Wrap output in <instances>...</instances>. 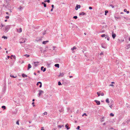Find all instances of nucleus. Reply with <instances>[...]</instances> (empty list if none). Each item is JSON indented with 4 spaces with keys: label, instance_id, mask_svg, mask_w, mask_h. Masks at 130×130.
<instances>
[{
    "label": "nucleus",
    "instance_id": "nucleus-59",
    "mask_svg": "<svg viewBox=\"0 0 130 130\" xmlns=\"http://www.w3.org/2000/svg\"><path fill=\"white\" fill-rule=\"evenodd\" d=\"M58 127L60 128H61L62 127V126L61 125H58Z\"/></svg>",
    "mask_w": 130,
    "mask_h": 130
},
{
    "label": "nucleus",
    "instance_id": "nucleus-35",
    "mask_svg": "<svg viewBox=\"0 0 130 130\" xmlns=\"http://www.w3.org/2000/svg\"><path fill=\"white\" fill-rule=\"evenodd\" d=\"M22 7L21 6H20L19 7V8H18L20 10H21V9H22Z\"/></svg>",
    "mask_w": 130,
    "mask_h": 130
},
{
    "label": "nucleus",
    "instance_id": "nucleus-9",
    "mask_svg": "<svg viewBox=\"0 0 130 130\" xmlns=\"http://www.w3.org/2000/svg\"><path fill=\"white\" fill-rule=\"evenodd\" d=\"M112 36L113 38L114 39L116 36V34L112 32Z\"/></svg>",
    "mask_w": 130,
    "mask_h": 130
},
{
    "label": "nucleus",
    "instance_id": "nucleus-25",
    "mask_svg": "<svg viewBox=\"0 0 130 130\" xmlns=\"http://www.w3.org/2000/svg\"><path fill=\"white\" fill-rule=\"evenodd\" d=\"M105 15H106L107 13L108 12V11L107 10H106L105 11Z\"/></svg>",
    "mask_w": 130,
    "mask_h": 130
},
{
    "label": "nucleus",
    "instance_id": "nucleus-2",
    "mask_svg": "<svg viewBox=\"0 0 130 130\" xmlns=\"http://www.w3.org/2000/svg\"><path fill=\"white\" fill-rule=\"evenodd\" d=\"M62 61V59L58 58H56L54 59V61L56 62H61Z\"/></svg>",
    "mask_w": 130,
    "mask_h": 130
},
{
    "label": "nucleus",
    "instance_id": "nucleus-37",
    "mask_svg": "<svg viewBox=\"0 0 130 130\" xmlns=\"http://www.w3.org/2000/svg\"><path fill=\"white\" fill-rule=\"evenodd\" d=\"M48 48V46H46L45 48V51H46V50H47V49Z\"/></svg>",
    "mask_w": 130,
    "mask_h": 130
},
{
    "label": "nucleus",
    "instance_id": "nucleus-11",
    "mask_svg": "<svg viewBox=\"0 0 130 130\" xmlns=\"http://www.w3.org/2000/svg\"><path fill=\"white\" fill-rule=\"evenodd\" d=\"M129 48H130V44H128L125 47V48L127 49H128Z\"/></svg>",
    "mask_w": 130,
    "mask_h": 130
},
{
    "label": "nucleus",
    "instance_id": "nucleus-12",
    "mask_svg": "<svg viewBox=\"0 0 130 130\" xmlns=\"http://www.w3.org/2000/svg\"><path fill=\"white\" fill-rule=\"evenodd\" d=\"M94 102L96 103L97 105H99L100 104V101H98L97 100H95Z\"/></svg>",
    "mask_w": 130,
    "mask_h": 130
},
{
    "label": "nucleus",
    "instance_id": "nucleus-21",
    "mask_svg": "<svg viewBox=\"0 0 130 130\" xmlns=\"http://www.w3.org/2000/svg\"><path fill=\"white\" fill-rule=\"evenodd\" d=\"M18 31L19 33H20L22 32V29L21 28H19V30H18Z\"/></svg>",
    "mask_w": 130,
    "mask_h": 130
},
{
    "label": "nucleus",
    "instance_id": "nucleus-60",
    "mask_svg": "<svg viewBox=\"0 0 130 130\" xmlns=\"http://www.w3.org/2000/svg\"><path fill=\"white\" fill-rule=\"evenodd\" d=\"M8 10H9L10 11V12H12L11 10L10 9H9Z\"/></svg>",
    "mask_w": 130,
    "mask_h": 130
},
{
    "label": "nucleus",
    "instance_id": "nucleus-39",
    "mask_svg": "<svg viewBox=\"0 0 130 130\" xmlns=\"http://www.w3.org/2000/svg\"><path fill=\"white\" fill-rule=\"evenodd\" d=\"M110 6L112 8H113L114 7V6L112 4L110 5Z\"/></svg>",
    "mask_w": 130,
    "mask_h": 130
},
{
    "label": "nucleus",
    "instance_id": "nucleus-47",
    "mask_svg": "<svg viewBox=\"0 0 130 130\" xmlns=\"http://www.w3.org/2000/svg\"><path fill=\"white\" fill-rule=\"evenodd\" d=\"M26 56V57H29V55H27V54H25L24 55V56Z\"/></svg>",
    "mask_w": 130,
    "mask_h": 130
},
{
    "label": "nucleus",
    "instance_id": "nucleus-34",
    "mask_svg": "<svg viewBox=\"0 0 130 130\" xmlns=\"http://www.w3.org/2000/svg\"><path fill=\"white\" fill-rule=\"evenodd\" d=\"M58 85L59 86L61 85H62V84H61V83L60 81H59L58 82Z\"/></svg>",
    "mask_w": 130,
    "mask_h": 130
},
{
    "label": "nucleus",
    "instance_id": "nucleus-29",
    "mask_svg": "<svg viewBox=\"0 0 130 130\" xmlns=\"http://www.w3.org/2000/svg\"><path fill=\"white\" fill-rule=\"evenodd\" d=\"M46 30H45L43 33V36L46 33Z\"/></svg>",
    "mask_w": 130,
    "mask_h": 130
},
{
    "label": "nucleus",
    "instance_id": "nucleus-27",
    "mask_svg": "<svg viewBox=\"0 0 130 130\" xmlns=\"http://www.w3.org/2000/svg\"><path fill=\"white\" fill-rule=\"evenodd\" d=\"M2 38H4V39H7V37L5 36H2Z\"/></svg>",
    "mask_w": 130,
    "mask_h": 130
},
{
    "label": "nucleus",
    "instance_id": "nucleus-3",
    "mask_svg": "<svg viewBox=\"0 0 130 130\" xmlns=\"http://www.w3.org/2000/svg\"><path fill=\"white\" fill-rule=\"evenodd\" d=\"M114 17L116 20L117 19H121V17L119 16L118 13H116L114 15Z\"/></svg>",
    "mask_w": 130,
    "mask_h": 130
},
{
    "label": "nucleus",
    "instance_id": "nucleus-52",
    "mask_svg": "<svg viewBox=\"0 0 130 130\" xmlns=\"http://www.w3.org/2000/svg\"><path fill=\"white\" fill-rule=\"evenodd\" d=\"M89 9H90V10H91L92 9V7H90V6L89 7Z\"/></svg>",
    "mask_w": 130,
    "mask_h": 130
},
{
    "label": "nucleus",
    "instance_id": "nucleus-63",
    "mask_svg": "<svg viewBox=\"0 0 130 130\" xmlns=\"http://www.w3.org/2000/svg\"><path fill=\"white\" fill-rule=\"evenodd\" d=\"M6 14L8 15H9V13L8 12H6Z\"/></svg>",
    "mask_w": 130,
    "mask_h": 130
},
{
    "label": "nucleus",
    "instance_id": "nucleus-15",
    "mask_svg": "<svg viewBox=\"0 0 130 130\" xmlns=\"http://www.w3.org/2000/svg\"><path fill=\"white\" fill-rule=\"evenodd\" d=\"M44 68V67L42 66L41 68V71H43V72H45L46 70V68H44L43 69V68Z\"/></svg>",
    "mask_w": 130,
    "mask_h": 130
},
{
    "label": "nucleus",
    "instance_id": "nucleus-43",
    "mask_svg": "<svg viewBox=\"0 0 130 130\" xmlns=\"http://www.w3.org/2000/svg\"><path fill=\"white\" fill-rule=\"evenodd\" d=\"M80 127L79 126H78L76 128V129L77 130L79 129Z\"/></svg>",
    "mask_w": 130,
    "mask_h": 130
},
{
    "label": "nucleus",
    "instance_id": "nucleus-13",
    "mask_svg": "<svg viewBox=\"0 0 130 130\" xmlns=\"http://www.w3.org/2000/svg\"><path fill=\"white\" fill-rule=\"evenodd\" d=\"M68 123L66 124L65 126V127L67 129V130L69 129H70V128L68 127Z\"/></svg>",
    "mask_w": 130,
    "mask_h": 130
},
{
    "label": "nucleus",
    "instance_id": "nucleus-61",
    "mask_svg": "<svg viewBox=\"0 0 130 130\" xmlns=\"http://www.w3.org/2000/svg\"><path fill=\"white\" fill-rule=\"evenodd\" d=\"M6 125V124H5L4 123H3V125L2 126V127H5V126H3V125Z\"/></svg>",
    "mask_w": 130,
    "mask_h": 130
},
{
    "label": "nucleus",
    "instance_id": "nucleus-14",
    "mask_svg": "<svg viewBox=\"0 0 130 130\" xmlns=\"http://www.w3.org/2000/svg\"><path fill=\"white\" fill-rule=\"evenodd\" d=\"M49 42V41L48 40H46V41H43L42 42V44H46L47 43H48Z\"/></svg>",
    "mask_w": 130,
    "mask_h": 130
},
{
    "label": "nucleus",
    "instance_id": "nucleus-44",
    "mask_svg": "<svg viewBox=\"0 0 130 130\" xmlns=\"http://www.w3.org/2000/svg\"><path fill=\"white\" fill-rule=\"evenodd\" d=\"M108 35H106L105 36V38L106 39L108 37Z\"/></svg>",
    "mask_w": 130,
    "mask_h": 130
},
{
    "label": "nucleus",
    "instance_id": "nucleus-54",
    "mask_svg": "<svg viewBox=\"0 0 130 130\" xmlns=\"http://www.w3.org/2000/svg\"><path fill=\"white\" fill-rule=\"evenodd\" d=\"M51 6L52 8H54V6L53 5H52Z\"/></svg>",
    "mask_w": 130,
    "mask_h": 130
},
{
    "label": "nucleus",
    "instance_id": "nucleus-41",
    "mask_svg": "<svg viewBox=\"0 0 130 130\" xmlns=\"http://www.w3.org/2000/svg\"><path fill=\"white\" fill-rule=\"evenodd\" d=\"M84 115H85L86 116H87V115L86 113H84L82 115V116H83Z\"/></svg>",
    "mask_w": 130,
    "mask_h": 130
},
{
    "label": "nucleus",
    "instance_id": "nucleus-10",
    "mask_svg": "<svg viewBox=\"0 0 130 130\" xmlns=\"http://www.w3.org/2000/svg\"><path fill=\"white\" fill-rule=\"evenodd\" d=\"M64 72H62L61 73H60V74L58 75V77L61 76L62 77H63V75H64Z\"/></svg>",
    "mask_w": 130,
    "mask_h": 130
},
{
    "label": "nucleus",
    "instance_id": "nucleus-45",
    "mask_svg": "<svg viewBox=\"0 0 130 130\" xmlns=\"http://www.w3.org/2000/svg\"><path fill=\"white\" fill-rule=\"evenodd\" d=\"M103 52H101L100 54V56H101L102 55H103Z\"/></svg>",
    "mask_w": 130,
    "mask_h": 130
},
{
    "label": "nucleus",
    "instance_id": "nucleus-64",
    "mask_svg": "<svg viewBox=\"0 0 130 130\" xmlns=\"http://www.w3.org/2000/svg\"><path fill=\"white\" fill-rule=\"evenodd\" d=\"M53 10V8H52L51 10V12Z\"/></svg>",
    "mask_w": 130,
    "mask_h": 130
},
{
    "label": "nucleus",
    "instance_id": "nucleus-19",
    "mask_svg": "<svg viewBox=\"0 0 130 130\" xmlns=\"http://www.w3.org/2000/svg\"><path fill=\"white\" fill-rule=\"evenodd\" d=\"M22 76L23 77H27V75L23 73L22 74Z\"/></svg>",
    "mask_w": 130,
    "mask_h": 130
},
{
    "label": "nucleus",
    "instance_id": "nucleus-56",
    "mask_svg": "<svg viewBox=\"0 0 130 130\" xmlns=\"http://www.w3.org/2000/svg\"><path fill=\"white\" fill-rule=\"evenodd\" d=\"M127 10V9H124V11L125 12H126Z\"/></svg>",
    "mask_w": 130,
    "mask_h": 130
},
{
    "label": "nucleus",
    "instance_id": "nucleus-8",
    "mask_svg": "<svg viewBox=\"0 0 130 130\" xmlns=\"http://www.w3.org/2000/svg\"><path fill=\"white\" fill-rule=\"evenodd\" d=\"M79 16L80 15H86V13H85L83 12H82L79 13Z\"/></svg>",
    "mask_w": 130,
    "mask_h": 130
},
{
    "label": "nucleus",
    "instance_id": "nucleus-16",
    "mask_svg": "<svg viewBox=\"0 0 130 130\" xmlns=\"http://www.w3.org/2000/svg\"><path fill=\"white\" fill-rule=\"evenodd\" d=\"M76 47L75 46H74L72 48L71 50L72 51H73L74 50H76Z\"/></svg>",
    "mask_w": 130,
    "mask_h": 130
},
{
    "label": "nucleus",
    "instance_id": "nucleus-33",
    "mask_svg": "<svg viewBox=\"0 0 130 130\" xmlns=\"http://www.w3.org/2000/svg\"><path fill=\"white\" fill-rule=\"evenodd\" d=\"M73 18L76 19L77 18V16H75L73 17Z\"/></svg>",
    "mask_w": 130,
    "mask_h": 130
},
{
    "label": "nucleus",
    "instance_id": "nucleus-1",
    "mask_svg": "<svg viewBox=\"0 0 130 130\" xmlns=\"http://www.w3.org/2000/svg\"><path fill=\"white\" fill-rule=\"evenodd\" d=\"M10 28V25H8L4 28V31L6 33L8 32Z\"/></svg>",
    "mask_w": 130,
    "mask_h": 130
},
{
    "label": "nucleus",
    "instance_id": "nucleus-26",
    "mask_svg": "<svg viewBox=\"0 0 130 130\" xmlns=\"http://www.w3.org/2000/svg\"><path fill=\"white\" fill-rule=\"evenodd\" d=\"M106 102L108 103H109V99H108V98H107L106 100Z\"/></svg>",
    "mask_w": 130,
    "mask_h": 130
},
{
    "label": "nucleus",
    "instance_id": "nucleus-17",
    "mask_svg": "<svg viewBox=\"0 0 130 130\" xmlns=\"http://www.w3.org/2000/svg\"><path fill=\"white\" fill-rule=\"evenodd\" d=\"M41 4L43 5L44 7H46V4L44 2H42L41 3Z\"/></svg>",
    "mask_w": 130,
    "mask_h": 130
},
{
    "label": "nucleus",
    "instance_id": "nucleus-53",
    "mask_svg": "<svg viewBox=\"0 0 130 130\" xmlns=\"http://www.w3.org/2000/svg\"><path fill=\"white\" fill-rule=\"evenodd\" d=\"M16 123L17 124L19 125V121H17V122H16Z\"/></svg>",
    "mask_w": 130,
    "mask_h": 130
},
{
    "label": "nucleus",
    "instance_id": "nucleus-57",
    "mask_svg": "<svg viewBox=\"0 0 130 130\" xmlns=\"http://www.w3.org/2000/svg\"><path fill=\"white\" fill-rule=\"evenodd\" d=\"M109 37L108 36L107 38V40H108V41H109Z\"/></svg>",
    "mask_w": 130,
    "mask_h": 130
},
{
    "label": "nucleus",
    "instance_id": "nucleus-18",
    "mask_svg": "<svg viewBox=\"0 0 130 130\" xmlns=\"http://www.w3.org/2000/svg\"><path fill=\"white\" fill-rule=\"evenodd\" d=\"M31 66L30 64H29L28 65V67L27 68V70H29L30 68H31Z\"/></svg>",
    "mask_w": 130,
    "mask_h": 130
},
{
    "label": "nucleus",
    "instance_id": "nucleus-40",
    "mask_svg": "<svg viewBox=\"0 0 130 130\" xmlns=\"http://www.w3.org/2000/svg\"><path fill=\"white\" fill-rule=\"evenodd\" d=\"M110 116H112V117H113V116H114V115L113 113H111L110 114Z\"/></svg>",
    "mask_w": 130,
    "mask_h": 130
},
{
    "label": "nucleus",
    "instance_id": "nucleus-46",
    "mask_svg": "<svg viewBox=\"0 0 130 130\" xmlns=\"http://www.w3.org/2000/svg\"><path fill=\"white\" fill-rule=\"evenodd\" d=\"M56 48V46H53V50H55V48Z\"/></svg>",
    "mask_w": 130,
    "mask_h": 130
},
{
    "label": "nucleus",
    "instance_id": "nucleus-7",
    "mask_svg": "<svg viewBox=\"0 0 130 130\" xmlns=\"http://www.w3.org/2000/svg\"><path fill=\"white\" fill-rule=\"evenodd\" d=\"M80 5L77 4L75 7V9L76 10H77L78 9L80 8Z\"/></svg>",
    "mask_w": 130,
    "mask_h": 130
},
{
    "label": "nucleus",
    "instance_id": "nucleus-42",
    "mask_svg": "<svg viewBox=\"0 0 130 130\" xmlns=\"http://www.w3.org/2000/svg\"><path fill=\"white\" fill-rule=\"evenodd\" d=\"M100 95L102 96H103L104 95V94L103 92H102L100 94Z\"/></svg>",
    "mask_w": 130,
    "mask_h": 130
},
{
    "label": "nucleus",
    "instance_id": "nucleus-48",
    "mask_svg": "<svg viewBox=\"0 0 130 130\" xmlns=\"http://www.w3.org/2000/svg\"><path fill=\"white\" fill-rule=\"evenodd\" d=\"M5 26L4 25L2 24H1V27H2L4 26Z\"/></svg>",
    "mask_w": 130,
    "mask_h": 130
},
{
    "label": "nucleus",
    "instance_id": "nucleus-22",
    "mask_svg": "<svg viewBox=\"0 0 130 130\" xmlns=\"http://www.w3.org/2000/svg\"><path fill=\"white\" fill-rule=\"evenodd\" d=\"M10 77H12L13 78H15L17 77L16 75H15V76H14L13 75H12L11 74L10 75Z\"/></svg>",
    "mask_w": 130,
    "mask_h": 130
},
{
    "label": "nucleus",
    "instance_id": "nucleus-24",
    "mask_svg": "<svg viewBox=\"0 0 130 130\" xmlns=\"http://www.w3.org/2000/svg\"><path fill=\"white\" fill-rule=\"evenodd\" d=\"M50 0H45L44 1V3L47 2L48 3H50Z\"/></svg>",
    "mask_w": 130,
    "mask_h": 130
},
{
    "label": "nucleus",
    "instance_id": "nucleus-4",
    "mask_svg": "<svg viewBox=\"0 0 130 130\" xmlns=\"http://www.w3.org/2000/svg\"><path fill=\"white\" fill-rule=\"evenodd\" d=\"M107 44L105 42L102 43L101 45L102 48L106 49L107 47Z\"/></svg>",
    "mask_w": 130,
    "mask_h": 130
},
{
    "label": "nucleus",
    "instance_id": "nucleus-30",
    "mask_svg": "<svg viewBox=\"0 0 130 130\" xmlns=\"http://www.w3.org/2000/svg\"><path fill=\"white\" fill-rule=\"evenodd\" d=\"M20 2H22V3L23 4H24V1L22 0H20Z\"/></svg>",
    "mask_w": 130,
    "mask_h": 130
},
{
    "label": "nucleus",
    "instance_id": "nucleus-32",
    "mask_svg": "<svg viewBox=\"0 0 130 130\" xmlns=\"http://www.w3.org/2000/svg\"><path fill=\"white\" fill-rule=\"evenodd\" d=\"M7 57H15V56L14 55H11V56H8V55H7Z\"/></svg>",
    "mask_w": 130,
    "mask_h": 130
},
{
    "label": "nucleus",
    "instance_id": "nucleus-51",
    "mask_svg": "<svg viewBox=\"0 0 130 130\" xmlns=\"http://www.w3.org/2000/svg\"><path fill=\"white\" fill-rule=\"evenodd\" d=\"M44 115H47V113L46 112H45L43 113Z\"/></svg>",
    "mask_w": 130,
    "mask_h": 130
},
{
    "label": "nucleus",
    "instance_id": "nucleus-20",
    "mask_svg": "<svg viewBox=\"0 0 130 130\" xmlns=\"http://www.w3.org/2000/svg\"><path fill=\"white\" fill-rule=\"evenodd\" d=\"M54 66L58 68H59V65L58 64H55Z\"/></svg>",
    "mask_w": 130,
    "mask_h": 130
},
{
    "label": "nucleus",
    "instance_id": "nucleus-38",
    "mask_svg": "<svg viewBox=\"0 0 130 130\" xmlns=\"http://www.w3.org/2000/svg\"><path fill=\"white\" fill-rule=\"evenodd\" d=\"M5 18L7 19H8L9 18V16H6L5 17Z\"/></svg>",
    "mask_w": 130,
    "mask_h": 130
},
{
    "label": "nucleus",
    "instance_id": "nucleus-36",
    "mask_svg": "<svg viewBox=\"0 0 130 130\" xmlns=\"http://www.w3.org/2000/svg\"><path fill=\"white\" fill-rule=\"evenodd\" d=\"M100 92H98L97 93V94L99 96L100 95Z\"/></svg>",
    "mask_w": 130,
    "mask_h": 130
},
{
    "label": "nucleus",
    "instance_id": "nucleus-58",
    "mask_svg": "<svg viewBox=\"0 0 130 130\" xmlns=\"http://www.w3.org/2000/svg\"><path fill=\"white\" fill-rule=\"evenodd\" d=\"M6 2V3H9L7 0H4Z\"/></svg>",
    "mask_w": 130,
    "mask_h": 130
},
{
    "label": "nucleus",
    "instance_id": "nucleus-55",
    "mask_svg": "<svg viewBox=\"0 0 130 130\" xmlns=\"http://www.w3.org/2000/svg\"><path fill=\"white\" fill-rule=\"evenodd\" d=\"M41 130H44V127H41Z\"/></svg>",
    "mask_w": 130,
    "mask_h": 130
},
{
    "label": "nucleus",
    "instance_id": "nucleus-5",
    "mask_svg": "<svg viewBox=\"0 0 130 130\" xmlns=\"http://www.w3.org/2000/svg\"><path fill=\"white\" fill-rule=\"evenodd\" d=\"M25 40L24 38H21L19 42L21 44L24 43H25Z\"/></svg>",
    "mask_w": 130,
    "mask_h": 130
},
{
    "label": "nucleus",
    "instance_id": "nucleus-50",
    "mask_svg": "<svg viewBox=\"0 0 130 130\" xmlns=\"http://www.w3.org/2000/svg\"><path fill=\"white\" fill-rule=\"evenodd\" d=\"M12 57H8L7 58L6 57L5 58V59L6 60H7L8 59H9L10 58L11 59H12Z\"/></svg>",
    "mask_w": 130,
    "mask_h": 130
},
{
    "label": "nucleus",
    "instance_id": "nucleus-49",
    "mask_svg": "<svg viewBox=\"0 0 130 130\" xmlns=\"http://www.w3.org/2000/svg\"><path fill=\"white\" fill-rule=\"evenodd\" d=\"M42 40V39H39L37 40H36V41H37L38 42V41H41Z\"/></svg>",
    "mask_w": 130,
    "mask_h": 130
},
{
    "label": "nucleus",
    "instance_id": "nucleus-62",
    "mask_svg": "<svg viewBox=\"0 0 130 130\" xmlns=\"http://www.w3.org/2000/svg\"><path fill=\"white\" fill-rule=\"evenodd\" d=\"M126 12L128 14L129 13V11H127Z\"/></svg>",
    "mask_w": 130,
    "mask_h": 130
},
{
    "label": "nucleus",
    "instance_id": "nucleus-28",
    "mask_svg": "<svg viewBox=\"0 0 130 130\" xmlns=\"http://www.w3.org/2000/svg\"><path fill=\"white\" fill-rule=\"evenodd\" d=\"M2 108L4 109H5L6 108V106H3L2 107Z\"/></svg>",
    "mask_w": 130,
    "mask_h": 130
},
{
    "label": "nucleus",
    "instance_id": "nucleus-31",
    "mask_svg": "<svg viewBox=\"0 0 130 130\" xmlns=\"http://www.w3.org/2000/svg\"><path fill=\"white\" fill-rule=\"evenodd\" d=\"M105 36L106 35L105 34H103L101 35V37L102 38L105 37Z\"/></svg>",
    "mask_w": 130,
    "mask_h": 130
},
{
    "label": "nucleus",
    "instance_id": "nucleus-23",
    "mask_svg": "<svg viewBox=\"0 0 130 130\" xmlns=\"http://www.w3.org/2000/svg\"><path fill=\"white\" fill-rule=\"evenodd\" d=\"M38 84H40V85L39 86V87L40 88H41L42 87V83L40 82H38Z\"/></svg>",
    "mask_w": 130,
    "mask_h": 130
},
{
    "label": "nucleus",
    "instance_id": "nucleus-6",
    "mask_svg": "<svg viewBox=\"0 0 130 130\" xmlns=\"http://www.w3.org/2000/svg\"><path fill=\"white\" fill-rule=\"evenodd\" d=\"M39 93L38 95V96L39 97L42 94L44 93V91H43L39 90Z\"/></svg>",
    "mask_w": 130,
    "mask_h": 130
}]
</instances>
